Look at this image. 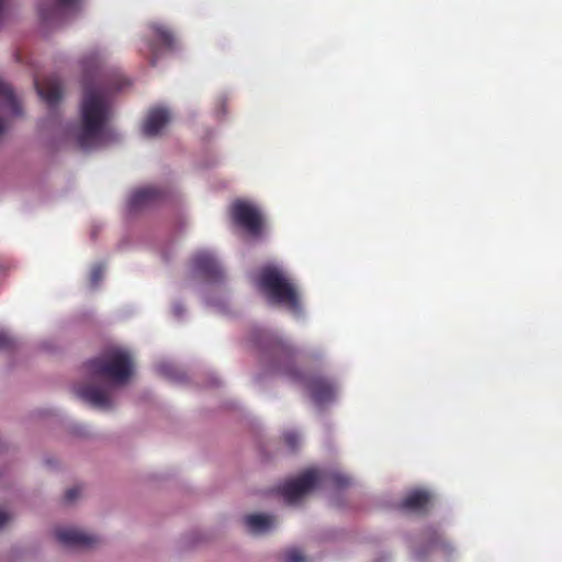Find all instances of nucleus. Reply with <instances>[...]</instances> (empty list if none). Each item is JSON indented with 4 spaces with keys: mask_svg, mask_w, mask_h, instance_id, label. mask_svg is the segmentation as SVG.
I'll return each mask as SVG.
<instances>
[{
    "mask_svg": "<svg viewBox=\"0 0 562 562\" xmlns=\"http://www.w3.org/2000/svg\"><path fill=\"white\" fill-rule=\"evenodd\" d=\"M322 483L344 486L348 483V479L337 472L327 473L318 469H310L300 476L284 482L280 493L285 502L295 504Z\"/></svg>",
    "mask_w": 562,
    "mask_h": 562,
    "instance_id": "20e7f679",
    "label": "nucleus"
},
{
    "mask_svg": "<svg viewBox=\"0 0 562 562\" xmlns=\"http://www.w3.org/2000/svg\"><path fill=\"white\" fill-rule=\"evenodd\" d=\"M284 440L291 449H294L300 442V436L294 431H289L284 435Z\"/></svg>",
    "mask_w": 562,
    "mask_h": 562,
    "instance_id": "aec40b11",
    "label": "nucleus"
},
{
    "mask_svg": "<svg viewBox=\"0 0 562 562\" xmlns=\"http://www.w3.org/2000/svg\"><path fill=\"white\" fill-rule=\"evenodd\" d=\"M171 121V113L165 106L151 108L142 124V134L153 138L162 135Z\"/></svg>",
    "mask_w": 562,
    "mask_h": 562,
    "instance_id": "6e6552de",
    "label": "nucleus"
},
{
    "mask_svg": "<svg viewBox=\"0 0 562 562\" xmlns=\"http://www.w3.org/2000/svg\"><path fill=\"white\" fill-rule=\"evenodd\" d=\"M35 88L41 99L49 106H54L63 95L60 80L56 77H49L42 83L35 81Z\"/></svg>",
    "mask_w": 562,
    "mask_h": 562,
    "instance_id": "9b49d317",
    "label": "nucleus"
},
{
    "mask_svg": "<svg viewBox=\"0 0 562 562\" xmlns=\"http://www.w3.org/2000/svg\"><path fill=\"white\" fill-rule=\"evenodd\" d=\"M173 43L172 33L161 23L149 24L146 35L147 48L153 55L158 54V47L171 48Z\"/></svg>",
    "mask_w": 562,
    "mask_h": 562,
    "instance_id": "9d476101",
    "label": "nucleus"
},
{
    "mask_svg": "<svg viewBox=\"0 0 562 562\" xmlns=\"http://www.w3.org/2000/svg\"><path fill=\"white\" fill-rule=\"evenodd\" d=\"M106 59V53L103 49H93L83 57V66L87 68L93 67L103 63Z\"/></svg>",
    "mask_w": 562,
    "mask_h": 562,
    "instance_id": "dca6fc26",
    "label": "nucleus"
},
{
    "mask_svg": "<svg viewBox=\"0 0 562 562\" xmlns=\"http://www.w3.org/2000/svg\"><path fill=\"white\" fill-rule=\"evenodd\" d=\"M234 221L252 236L259 235L263 226V215L257 204L251 201L239 200L232 205Z\"/></svg>",
    "mask_w": 562,
    "mask_h": 562,
    "instance_id": "39448f33",
    "label": "nucleus"
},
{
    "mask_svg": "<svg viewBox=\"0 0 562 562\" xmlns=\"http://www.w3.org/2000/svg\"><path fill=\"white\" fill-rule=\"evenodd\" d=\"M103 268L101 266H95L92 268L90 272V283L92 286H95L99 281L102 279Z\"/></svg>",
    "mask_w": 562,
    "mask_h": 562,
    "instance_id": "6ab92c4d",
    "label": "nucleus"
},
{
    "mask_svg": "<svg viewBox=\"0 0 562 562\" xmlns=\"http://www.w3.org/2000/svg\"><path fill=\"white\" fill-rule=\"evenodd\" d=\"M79 491L76 488H71L67 492L66 497L68 501H74L76 496L78 495Z\"/></svg>",
    "mask_w": 562,
    "mask_h": 562,
    "instance_id": "b1692460",
    "label": "nucleus"
},
{
    "mask_svg": "<svg viewBox=\"0 0 562 562\" xmlns=\"http://www.w3.org/2000/svg\"><path fill=\"white\" fill-rule=\"evenodd\" d=\"M90 382L75 387L79 398L91 406L106 411L116 404V390L126 384L134 373L128 349L115 346L87 363Z\"/></svg>",
    "mask_w": 562,
    "mask_h": 562,
    "instance_id": "f257e3e1",
    "label": "nucleus"
},
{
    "mask_svg": "<svg viewBox=\"0 0 562 562\" xmlns=\"http://www.w3.org/2000/svg\"><path fill=\"white\" fill-rule=\"evenodd\" d=\"M82 0H49L40 7L41 19L47 24H58L75 13Z\"/></svg>",
    "mask_w": 562,
    "mask_h": 562,
    "instance_id": "423d86ee",
    "label": "nucleus"
},
{
    "mask_svg": "<svg viewBox=\"0 0 562 562\" xmlns=\"http://www.w3.org/2000/svg\"><path fill=\"white\" fill-rule=\"evenodd\" d=\"M255 282L269 303L282 306L294 316L301 315L300 291L282 268L278 266L262 268Z\"/></svg>",
    "mask_w": 562,
    "mask_h": 562,
    "instance_id": "7ed1b4c3",
    "label": "nucleus"
},
{
    "mask_svg": "<svg viewBox=\"0 0 562 562\" xmlns=\"http://www.w3.org/2000/svg\"><path fill=\"white\" fill-rule=\"evenodd\" d=\"M310 390L313 401L319 406L331 402L337 393L336 387L323 379L312 381Z\"/></svg>",
    "mask_w": 562,
    "mask_h": 562,
    "instance_id": "ddd939ff",
    "label": "nucleus"
},
{
    "mask_svg": "<svg viewBox=\"0 0 562 562\" xmlns=\"http://www.w3.org/2000/svg\"><path fill=\"white\" fill-rule=\"evenodd\" d=\"M183 311H184V310L182 308V306H181L179 303H175V304H173V306H172V312H173V315H175L176 317H178V318H179V317H181V316H182V314H183Z\"/></svg>",
    "mask_w": 562,
    "mask_h": 562,
    "instance_id": "5701e85b",
    "label": "nucleus"
},
{
    "mask_svg": "<svg viewBox=\"0 0 562 562\" xmlns=\"http://www.w3.org/2000/svg\"><path fill=\"white\" fill-rule=\"evenodd\" d=\"M13 342L12 337L5 330H0V348H7Z\"/></svg>",
    "mask_w": 562,
    "mask_h": 562,
    "instance_id": "412c9836",
    "label": "nucleus"
},
{
    "mask_svg": "<svg viewBox=\"0 0 562 562\" xmlns=\"http://www.w3.org/2000/svg\"><path fill=\"white\" fill-rule=\"evenodd\" d=\"M206 302H207L209 305L214 306V307L222 308L224 306V301H222V300L218 303H213V302H211L209 300Z\"/></svg>",
    "mask_w": 562,
    "mask_h": 562,
    "instance_id": "393cba45",
    "label": "nucleus"
},
{
    "mask_svg": "<svg viewBox=\"0 0 562 562\" xmlns=\"http://www.w3.org/2000/svg\"><path fill=\"white\" fill-rule=\"evenodd\" d=\"M56 539L65 547L87 548L95 541V537L75 527H60L55 530Z\"/></svg>",
    "mask_w": 562,
    "mask_h": 562,
    "instance_id": "1a4fd4ad",
    "label": "nucleus"
},
{
    "mask_svg": "<svg viewBox=\"0 0 562 562\" xmlns=\"http://www.w3.org/2000/svg\"><path fill=\"white\" fill-rule=\"evenodd\" d=\"M193 273L207 283H218L223 279V270L215 256L209 251L195 255L192 263Z\"/></svg>",
    "mask_w": 562,
    "mask_h": 562,
    "instance_id": "0eeeda50",
    "label": "nucleus"
},
{
    "mask_svg": "<svg viewBox=\"0 0 562 562\" xmlns=\"http://www.w3.org/2000/svg\"><path fill=\"white\" fill-rule=\"evenodd\" d=\"M304 557L297 549H292L285 552L283 562H303Z\"/></svg>",
    "mask_w": 562,
    "mask_h": 562,
    "instance_id": "f3484780",
    "label": "nucleus"
},
{
    "mask_svg": "<svg viewBox=\"0 0 562 562\" xmlns=\"http://www.w3.org/2000/svg\"><path fill=\"white\" fill-rule=\"evenodd\" d=\"M161 194L162 192L153 186L139 188L131 194L128 199V206L131 210L140 209L159 200Z\"/></svg>",
    "mask_w": 562,
    "mask_h": 562,
    "instance_id": "f8f14e48",
    "label": "nucleus"
},
{
    "mask_svg": "<svg viewBox=\"0 0 562 562\" xmlns=\"http://www.w3.org/2000/svg\"><path fill=\"white\" fill-rule=\"evenodd\" d=\"M158 371L162 374H165L166 376H171V373H172V367L171 364L169 363H160L158 366Z\"/></svg>",
    "mask_w": 562,
    "mask_h": 562,
    "instance_id": "4be33fe9",
    "label": "nucleus"
},
{
    "mask_svg": "<svg viewBox=\"0 0 562 562\" xmlns=\"http://www.w3.org/2000/svg\"><path fill=\"white\" fill-rule=\"evenodd\" d=\"M124 86L125 81L119 80L111 85L98 83L86 87L79 108V124L58 123L57 131L83 150L101 146L108 136L109 122L112 117V94Z\"/></svg>",
    "mask_w": 562,
    "mask_h": 562,
    "instance_id": "f03ea898",
    "label": "nucleus"
},
{
    "mask_svg": "<svg viewBox=\"0 0 562 562\" xmlns=\"http://www.w3.org/2000/svg\"><path fill=\"white\" fill-rule=\"evenodd\" d=\"M430 501V494L423 490L409 492L402 502V507L412 510L420 512L426 508Z\"/></svg>",
    "mask_w": 562,
    "mask_h": 562,
    "instance_id": "2eb2a0df",
    "label": "nucleus"
},
{
    "mask_svg": "<svg viewBox=\"0 0 562 562\" xmlns=\"http://www.w3.org/2000/svg\"><path fill=\"white\" fill-rule=\"evenodd\" d=\"M13 519V515L7 508L0 507V530L5 528Z\"/></svg>",
    "mask_w": 562,
    "mask_h": 562,
    "instance_id": "a211bd4d",
    "label": "nucleus"
},
{
    "mask_svg": "<svg viewBox=\"0 0 562 562\" xmlns=\"http://www.w3.org/2000/svg\"><path fill=\"white\" fill-rule=\"evenodd\" d=\"M245 525L249 532L263 535L276 528L277 520L270 515L252 514L245 517Z\"/></svg>",
    "mask_w": 562,
    "mask_h": 562,
    "instance_id": "4468645a",
    "label": "nucleus"
}]
</instances>
